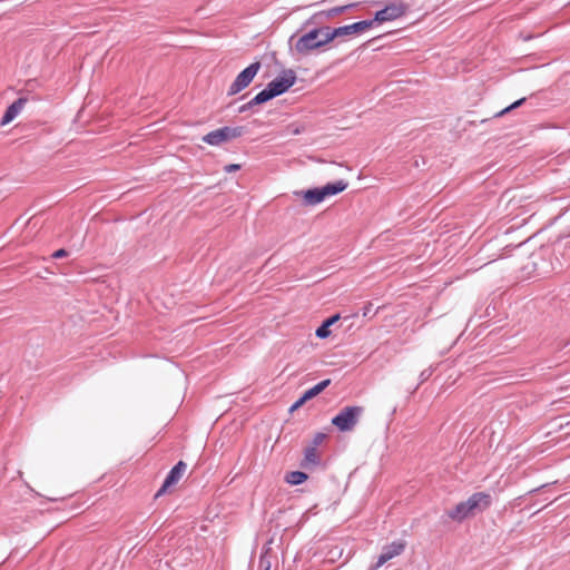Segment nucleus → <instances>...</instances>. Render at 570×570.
Listing matches in <instances>:
<instances>
[{"label":"nucleus","instance_id":"nucleus-1","mask_svg":"<svg viewBox=\"0 0 570 570\" xmlns=\"http://www.w3.org/2000/svg\"><path fill=\"white\" fill-rule=\"evenodd\" d=\"M491 495L484 492H475L468 500L458 503L446 512L448 517L456 522H462L469 517L485 511L491 505Z\"/></svg>","mask_w":570,"mask_h":570},{"label":"nucleus","instance_id":"nucleus-2","mask_svg":"<svg viewBox=\"0 0 570 570\" xmlns=\"http://www.w3.org/2000/svg\"><path fill=\"white\" fill-rule=\"evenodd\" d=\"M362 413V406H345L332 419V424L342 432L352 431Z\"/></svg>","mask_w":570,"mask_h":570},{"label":"nucleus","instance_id":"nucleus-3","mask_svg":"<svg viewBox=\"0 0 570 570\" xmlns=\"http://www.w3.org/2000/svg\"><path fill=\"white\" fill-rule=\"evenodd\" d=\"M261 62L255 61L250 63L248 67H246L243 71H240L235 80L232 82L227 90L228 96H234L238 92H240L243 89L247 88L249 83L253 81L255 76L261 70Z\"/></svg>","mask_w":570,"mask_h":570},{"label":"nucleus","instance_id":"nucleus-4","mask_svg":"<svg viewBox=\"0 0 570 570\" xmlns=\"http://www.w3.org/2000/svg\"><path fill=\"white\" fill-rule=\"evenodd\" d=\"M244 134V127H222L213 130L203 137V141L212 146H219L230 139L240 137Z\"/></svg>","mask_w":570,"mask_h":570},{"label":"nucleus","instance_id":"nucleus-5","mask_svg":"<svg viewBox=\"0 0 570 570\" xmlns=\"http://www.w3.org/2000/svg\"><path fill=\"white\" fill-rule=\"evenodd\" d=\"M296 82V73L292 69L284 70L278 77L267 83L275 97L286 92Z\"/></svg>","mask_w":570,"mask_h":570},{"label":"nucleus","instance_id":"nucleus-6","mask_svg":"<svg viewBox=\"0 0 570 570\" xmlns=\"http://www.w3.org/2000/svg\"><path fill=\"white\" fill-rule=\"evenodd\" d=\"M406 11V6L403 2H393L382 10L377 11L374 16V18L371 20L373 21V24L375 22L382 23L386 21L395 20L400 17H402Z\"/></svg>","mask_w":570,"mask_h":570},{"label":"nucleus","instance_id":"nucleus-7","mask_svg":"<svg viewBox=\"0 0 570 570\" xmlns=\"http://www.w3.org/2000/svg\"><path fill=\"white\" fill-rule=\"evenodd\" d=\"M320 28H314L298 38L295 43V50L298 53L306 55L312 50L318 49Z\"/></svg>","mask_w":570,"mask_h":570},{"label":"nucleus","instance_id":"nucleus-8","mask_svg":"<svg viewBox=\"0 0 570 570\" xmlns=\"http://www.w3.org/2000/svg\"><path fill=\"white\" fill-rule=\"evenodd\" d=\"M404 549H405V542L401 541V540L394 541L387 546H384L381 554L377 558L376 563L374 566H372L370 570H377L380 567H382L389 560L393 559L394 557L400 556L404 551Z\"/></svg>","mask_w":570,"mask_h":570},{"label":"nucleus","instance_id":"nucleus-9","mask_svg":"<svg viewBox=\"0 0 570 570\" xmlns=\"http://www.w3.org/2000/svg\"><path fill=\"white\" fill-rule=\"evenodd\" d=\"M186 463L183 462V461H179L168 473V475L166 476L161 488L158 490V492L156 493V497H159L163 493L166 492V490L170 487H173L174 484H176L180 478L183 476L184 472L186 471Z\"/></svg>","mask_w":570,"mask_h":570},{"label":"nucleus","instance_id":"nucleus-10","mask_svg":"<svg viewBox=\"0 0 570 570\" xmlns=\"http://www.w3.org/2000/svg\"><path fill=\"white\" fill-rule=\"evenodd\" d=\"M356 6H357L356 3H350V4H345V6L334 7V8L328 9V10L318 11V12L314 13L306 21V24L321 22L323 18L332 19V18H334V17H336L338 14H342V13L346 12L347 10H350L352 8H355Z\"/></svg>","mask_w":570,"mask_h":570},{"label":"nucleus","instance_id":"nucleus-11","mask_svg":"<svg viewBox=\"0 0 570 570\" xmlns=\"http://www.w3.org/2000/svg\"><path fill=\"white\" fill-rule=\"evenodd\" d=\"M373 27V21L362 20L352 24L334 28V33L340 37L353 36L366 31Z\"/></svg>","mask_w":570,"mask_h":570},{"label":"nucleus","instance_id":"nucleus-12","mask_svg":"<svg viewBox=\"0 0 570 570\" xmlns=\"http://www.w3.org/2000/svg\"><path fill=\"white\" fill-rule=\"evenodd\" d=\"M26 102H27L26 98H19L14 102H12L7 108L4 115H3L2 119H1V125L4 126V125L11 122L19 115V112L22 110V108L24 107Z\"/></svg>","mask_w":570,"mask_h":570},{"label":"nucleus","instance_id":"nucleus-13","mask_svg":"<svg viewBox=\"0 0 570 570\" xmlns=\"http://www.w3.org/2000/svg\"><path fill=\"white\" fill-rule=\"evenodd\" d=\"M301 194L304 203L309 206H315L325 199L321 187L307 189L305 191H301Z\"/></svg>","mask_w":570,"mask_h":570},{"label":"nucleus","instance_id":"nucleus-14","mask_svg":"<svg viewBox=\"0 0 570 570\" xmlns=\"http://www.w3.org/2000/svg\"><path fill=\"white\" fill-rule=\"evenodd\" d=\"M348 184L344 180H336L334 183H328L325 186H322V191L324 195V198H327L330 196L337 195L345 190L347 188Z\"/></svg>","mask_w":570,"mask_h":570},{"label":"nucleus","instance_id":"nucleus-15","mask_svg":"<svg viewBox=\"0 0 570 570\" xmlns=\"http://www.w3.org/2000/svg\"><path fill=\"white\" fill-rule=\"evenodd\" d=\"M318 463H320V456H318V453H317V450L315 449V446L306 448L302 466L307 469L309 466H315Z\"/></svg>","mask_w":570,"mask_h":570},{"label":"nucleus","instance_id":"nucleus-16","mask_svg":"<svg viewBox=\"0 0 570 570\" xmlns=\"http://www.w3.org/2000/svg\"><path fill=\"white\" fill-rule=\"evenodd\" d=\"M340 320V315L336 314V315H333L331 317H328L326 321L323 322V324L316 330V336L320 337V338H326L330 336L331 334V331H330V326H332L333 324H335L337 321Z\"/></svg>","mask_w":570,"mask_h":570},{"label":"nucleus","instance_id":"nucleus-17","mask_svg":"<svg viewBox=\"0 0 570 570\" xmlns=\"http://www.w3.org/2000/svg\"><path fill=\"white\" fill-rule=\"evenodd\" d=\"M335 38H338L337 35L334 33V28L331 27H321L320 28V41L318 48H322L333 41Z\"/></svg>","mask_w":570,"mask_h":570},{"label":"nucleus","instance_id":"nucleus-18","mask_svg":"<svg viewBox=\"0 0 570 570\" xmlns=\"http://www.w3.org/2000/svg\"><path fill=\"white\" fill-rule=\"evenodd\" d=\"M331 383V380H324L320 383H317L316 385H314L313 387H311L309 390L305 391L303 396L306 401L315 397L316 395H318L321 392H323Z\"/></svg>","mask_w":570,"mask_h":570},{"label":"nucleus","instance_id":"nucleus-19","mask_svg":"<svg viewBox=\"0 0 570 570\" xmlns=\"http://www.w3.org/2000/svg\"><path fill=\"white\" fill-rule=\"evenodd\" d=\"M285 480L292 485H298L307 480V474L302 471H292L287 473Z\"/></svg>","mask_w":570,"mask_h":570},{"label":"nucleus","instance_id":"nucleus-20","mask_svg":"<svg viewBox=\"0 0 570 570\" xmlns=\"http://www.w3.org/2000/svg\"><path fill=\"white\" fill-rule=\"evenodd\" d=\"M275 98L274 94L272 92V90L268 88V86H266L265 89H263L262 91H259L254 98H253V104H257V105H262L271 99Z\"/></svg>","mask_w":570,"mask_h":570},{"label":"nucleus","instance_id":"nucleus-21","mask_svg":"<svg viewBox=\"0 0 570 570\" xmlns=\"http://www.w3.org/2000/svg\"><path fill=\"white\" fill-rule=\"evenodd\" d=\"M525 101V98H521L517 101H514L513 104H511L510 106H508L507 108L502 109L500 112H498L495 116L497 117H501L503 116L504 114L509 112L510 110H513L518 107H520L523 102Z\"/></svg>","mask_w":570,"mask_h":570},{"label":"nucleus","instance_id":"nucleus-22","mask_svg":"<svg viewBox=\"0 0 570 570\" xmlns=\"http://www.w3.org/2000/svg\"><path fill=\"white\" fill-rule=\"evenodd\" d=\"M326 439V434L324 433H316L313 438V445L312 446H318L320 444H322L324 442V440Z\"/></svg>","mask_w":570,"mask_h":570},{"label":"nucleus","instance_id":"nucleus-23","mask_svg":"<svg viewBox=\"0 0 570 570\" xmlns=\"http://www.w3.org/2000/svg\"><path fill=\"white\" fill-rule=\"evenodd\" d=\"M306 402V400L304 399V396L302 395L291 407H289V411L293 412L295 410H297L298 407H301L304 403Z\"/></svg>","mask_w":570,"mask_h":570},{"label":"nucleus","instance_id":"nucleus-24","mask_svg":"<svg viewBox=\"0 0 570 570\" xmlns=\"http://www.w3.org/2000/svg\"><path fill=\"white\" fill-rule=\"evenodd\" d=\"M257 104H253V99L249 100L247 104L243 105L239 107V112H245L249 109H252L254 106H256Z\"/></svg>","mask_w":570,"mask_h":570},{"label":"nucleus","instance_id":"nucleus-25","mask_svg":"<svg viewBox=\"0 0 570 570\" xmlns=\"http://www.w3.org/2000/svg\"><path fill=\"white\" fill-rule=\"evenodd\" d=\"M68 255L67 250L61 248V249H58L56 250L53 254H52V257L53 258H62V257H66Z\"/></svg>","mask_w":570,"mask_h":570},{"label":"nucleus","instance_id":"nucleus-26","mask_svg":"<svg viewBox=\"0 0 570 570\" xmlns=\"http://www.w3.org/2000/svg\"><path fill=\"white\" fill-rule=\"evenodd\" d=\"M239 168H240V166H239V165H237V164H230V165L225 166V171H226V173H233V171L238 170Z\"/></svg>","mask_w":570,"mask_h":570},{"label":"nucleus","instance_id":"nucleus-27","mask_svg":"<svg viewBox=\"0 0 570 570\" xmlns=\"http://www.w3.org/2000/svg\"><path fill=\"white\" fill-rule=\"evenodd\" d=\"M430 375H431V372H430L429 370H424V371L421 373V375H420L421 381L423 382V381L428 380Z\"/></svg>","mask_w":570,"mask_h":570}]
</instances>
